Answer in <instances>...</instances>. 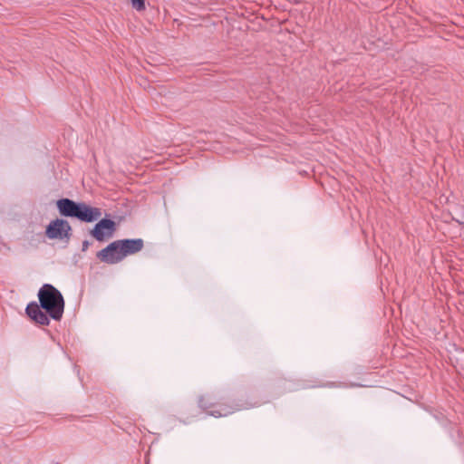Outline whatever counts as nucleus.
I'll return each mask as SVG.
<instances>
[{
  "label": "nucleus",
  "mask_w": 464,
  "mask_h": 464,
  "mask_svg": "<svg viewBox=\"0 0 464 464\" xmlns=\"http://www.w3.org/2000/svg\"><path fill=\"white\" fill-rule=\"evenodd\" d=\"M56 205L63 216L76 218L77 211L79 210V204H76L71 199L63 198L59 199Z\"/></svg>",
  "instance_id": "6e6552de"
},
{
  "label": "nucleus",
  "mask_w": 464,
  "mask_h": 464,
  "mask_svg": "<svg viewBox=\"0 0 464 464\" xmlns=\"http://www.w3.org/2000/svg\"><path fill=\"white\" fill-rule=\"evenodd\" d=\"M132 7L137 11H143L146 8L145 0H130Z\"/></svg>",
  "instance_id": "1a4fd4ad"
},
{
  "label": "nucleus",
  "mask_w": 464,
  "mask_h": 464,
  "mask_svg": "<svg viewBox=\"0 0 464 464\" xmlns=\"http://www.w3.org/2000/svg\"><path fill=\"white\" fill-rule=\"evenodd\" d=\"M71 229L66 220L56 218L46 227L45 235L49 239L63 240L69 238Z\"/></svg>",
  "instance_id": "f03ea898"
},
{
  "label": "nucleus",
  "mask_w": 464,
  "mask_h": 464,
  "mask_svg": "<svg viewBox=\"0 0 464 464\" xmlns=\"http://www.w3.org/2000/svg\"><path fill=\"white\" fill-rule=\"evenodd\" d=\"M97 257L107 264H116L124 259L119 240H116L97 253Z\"/></svg>",
  "instance_id": "7ed1b4c3"
},
{
  "label": "nucleus",
  "mask_w": 464,
  "mask_h": 464,
  "mask_svg": "<svg viewBox=\"0 0 464 464\" xmlns=\"http://www.w3.org/2000/svg\"><path fill=\"white\" fill-rule=\"evenodd\" d=\"M38 298L40 305L54 320H60L64 310V300L53 285L45 284L39 292Z\"/></svg>",
  "instance_id": "f257e3e1"
},
{
  "label": "nucleus",
  "mask_w": 464,
  "mask_h": 464,
  "mask_svg": "<svg viewBox=\"0 0 464 464\" xmlns=\"http://www.w3.org/2000/svg\"><path fill=\"white\" fill-rule=\"evenodd\" d=\"M26 314L30 318H32L35 323L39 324H49L50 321L47 314L41 310L40 306L36 303H31L27 305Z\"/></svg>",
  "instance_id": "0eeeda50"
},
{
  "label": "nucleus",
  "mask_w": 464,
  "mask_h": 464,
  "mask_svg": "<svg viewBox=\"0 0 464 464\" xmlns=\"http://www.w3.org/2000/svg\"><path fill=\"white\" fill-rule=\"evenodd\" d=\"M102 216V212L97 208H92L85 204H79V210L76 218L82 221L92 222Z\"/></svg>",
  "instance_id": "39448f33"
},
{
  "label": "nucleus",
  "mask_w": 464,
  "mask_h": 464,
  "mask_svg": "<svg viewBox=\"0 0 464 464\" xmlns=\"http://www.w3.org/2000/svg\"><path fill=\"white\" fill-rule=\"evenodd\" d=\"M211 415L215 416V417H221L222 414L221 413H216V412H211Z\"/></svg>",
  "instance_id": "9d476101"
},
{
  "label": "nucleus",
  "mask_w": 464,
  "mask_h": 464,
  "mask_svg": "<svg viewBox=\"0 0 464 464\" xmlns=\"http://www.w3.org/2000/svg\"><path fill=\"white\" fill-rule=\"evenodd\" d=\"M123 257L134 255L143 248V240L138 239H122L119 240Z\"/></svg>",
  "instance_id": "423d86ee"
},
{
  "label": "nucleus",
  "mask_w": 464,
  "mask_h": 464,
  "mask_svg": "<svg viewBox=\"0 0 464 464\" xmlns=\"http://www.w3.org/2000/svg\"><path fill=\"white\" fill-rule=\"evenodd\" d=\"M115 229V223L111 219L100 220L92 230V236L98 241H103L112 236Z\"/></svg>",
  "instance_id": "20e7f679"
}]
</instances>
